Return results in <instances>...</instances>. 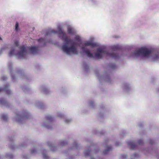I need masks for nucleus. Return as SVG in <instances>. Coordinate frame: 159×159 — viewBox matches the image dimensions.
Returning <instances> with one entry per match:
<instances>
[{
    "label": "nucleus",
    "mask_w": 159,
    "mask_h": 159,
    "mask_svg": "<svg viewBox=\"0 0 159 159\" xmlns=\"http://www.w3.org/2000/svg\"><path fill=\"white\" fill-rule=\"evenodd\" d=\"M36 151L35 149H32L31 150V152L32 153H34V152H36Z\"/></svg>",
    "instance_id": "393cba45"
},
{
    "label": "nucleus",
    "mask_w": 159,
    "mask_h": 159,
    "mask_svg": "<svg viewBox=\"0 0 159 159\" xmlns=\"http://www.w3.org/2000/svg\"><path fill=\"white\" fill-rule=\"evenodd\" d=\"M67 32L69 34H73L74 33V30L71 28H69L67 29Z\"/></svg>",
    "instance_id": "9b49d317"
},
{
    "label": "nucleus",
    "mask_w": 159,
    "mask_h": 159,
    "mask_svg": "<svg viewBox=\"0 0 159 159\" xmlns=\"http://www.w3.org/2000/svg\"><path fill=\"white\" fill-rule=\"evenodd\" d=\"M128 145L129 147L131 149L134 150L136 147V145L132 142H129L128 143Z\"/></svg>",
    "instance_id": "1a4fd4ad"
},
{
    "label": "nucleus",
    "mask_w": 159,
    "mask_h": 159,
    "mask_svg": "<svg viewBox=\"0 0 159 159\" xmlns=\"http://www.w3.org/2000/svg\"><path fill=\"white\" fill-rule=\"evenodd\" d=\"M90 153V151L89 150H86L84 152V154L85 156H87L89 155Z\"/></svg>",
    "instance_id": "2eb2a0df"
},
{
    "label": "nucleus",
    "mask_w": 159,
    "mask_h": 159,
    "mask_svg": "<svg viewBox=\"0 0 159 159\" xmlns=\"http://www.w3.org/2000/svg\"><path fill=\"white\" fill-rule=\"evenodd\" d=\"M38 42H43L44 41V39L43 38H40V39L38 40Z\"/></svg>",
    "instance_id": "b1692460"
},
{
    "label": "nucleus",
    "mask_w": 159,
    "mask_h": 159,
    "mask_svg": "<svg viewBox=\"0 0 159 159\" xmlns=\"http://www.w3.org/2000/svg\"><path fill=\"white\" fill-rule=\"evenodd\" d=\"M75 40L79 42H80L81 41V39L80 37L79 36H76L75 37Z\"/></svg>",
    "instance_id": "dca6fc26"
},
{
    "label": "nucleus",
    "mask_w": 159,
    "mask_h": 159,
    "mask_svg": "<svg viewBox=\"0 0 159 159\" xmlns=\"http://www.w3.org/2000/svg\"><path fill=\"white\" fill-rule=\"evenodd\" d=\"M12 80H14L15 79V77L14 76H12Z\"/></svg>",
    "instance_id": "c85d7f7f"
},
{
    "label": "nucleus",
    "mask_w": 159,
    "mask_h": 159,
    "mask_svg": "<svg viewBox=\"0 0 159 159\" xmlns=\"http://www.w3.org/2000/svg\"><path fill=\"white\" fill-rule=\"evenodd\" d=\"M51 33H57L61 37V39L66 43H69L71 42L72 40L68 38L66 36V32L62 30L61 28L59 27L58 30L57 31L54 30L51 31Z\"/></svg>",
    "instance_id": "39448f33"
},
{
    "label": "nucleus",
    "mask_w": 159,
    "mask_h": 159,
    "mask_svg": "<svg viewBox=\"0 0 159 159\" xmlns=\"http://www.w3.org/2000/svg\"><path fill=\"white\" fill-rule=\"evenodd\" d=\"M43 158L44 159H48V157L46 154L43 155Z\"/></svg>",
    "instance_id": "4be33fe9"
},
{
    "label": "nucleus",
    "mask_w": 159,
    "mask_h": 159,
    "mask_svg": "<svg viewBox=\"0 0 159 159\" xmlns=\"http://www.w3.org/2000/svg\"><path fill=\"white\" fill-rule=\"evenodd\" d=\"M61 145H64V144H61Z\"/></svg>",
    "instance_id": "72a5a7b5"
},
{
    "label": "nucleus",
    "mask_w": 159,
    "mask_h": 159,
    "mask_svg": "<svg viewBox=\"0 0 159 159\" xmlns=\"http://www.w3.org/2000/svg\"><path fill=\"white\" fill-rule=\"evenodd\" d=\"M134 156L135 157H137V154H136V153H135V154H134Z\"/></svg>",
    "instance_id": "c756f323"
},
{
    "label": "nucleus",
    "mask_w": 159,
    "mask_h": 159,
    "mask_svg": "<svg viewBox=\"0 0 159 159\" xmlns=\"http://www.w3.org/2000/svg\"><path fill=\"white\" fill-rule=\"evenodd\" d=\"M115 67V65H114L112 67V68H114Z\"/></svg>",
    "instance_id": "7c9ffc66"
},
{
    "label": "nucleus",
    "mask_w": 159,
    "mask_h": 159,
    "mask_svg": "<svg viewBox=\"0 0 159 159\" xmlns=\"http://www.w3.org/2000/svg\"><path fill=\"white\" fill-rule=\"evenodd\" d=\"M19 24L18 22H16L15 25V30L16 31H17L18 29Z\"/></svg>",
    "instance_id": "a211bd4d"
},
{
    "label": "nucleus",
    "mask_w": 159,
    "mask_h": 159,
    "mask_svg": "<svg viewBox=\"0 0 159 159\" xmlns=\"http://www.w3.org/2000/svg\"><path fill=\"white\" fill-rule=\"evenodd\" d=\"M9 157L11 158H12L13 157V156L12 155H10L9 156Z\"/></svg>",
    "instance_id": "cd10ccee"
},
{
    "label": "nucleus",
    "mask_w": 159,
    "mask_h": 159,
    "mask_svg": "<svg viewBox=\"0 0 159 159\" xmlns=\"http://www.w3.org/2000/svg\"><path fill=\"white\" fill-rule=\"evenodd\" d=\"M70 121V120H68V119L66 120H65V122H66V123H68V122H69Z\"/></svg>",
    "instance_id": "bb28decb"
},
{
    "label": "nucleus",
    "mask_w": 159,
    "mask_h": 159,
    "mask_svg": "<svg viewBox=\"0 0 159 159\" xmlns=\"http://www.w3.org/2000/svg\"><path fill=\"white\" fill-rule=\"evenodd\" d=\"M81 49L83 52H85L88 57L94 58V57L93 56V54L90 53V52L89 50H86L84 47H81Z\"/></svg>",
    "instance_id": "423d86ee"
},
{
    "label": "nucleus",
    "mask_w": 159,
    "mask_h": 159,
    "mask_svg": "<svg viewBox=\"0 0 159 159\" xmlns=\"http://www.w3.org/2000/svg\"><path fill=\"white\" fill-rule=\"evenodd\" d=\"M4 91L6 92L7 94H10L11 92L8 89V85H6L4 88H0V92Z\"/></svg>",
    "instance_id": "0eeeda50"
},
{
    "label": "nucleus",
    "mask_w": 159,
    "mask_h": 159,
    "mask_svg": "<svg viewBox=\"0 0 159 159\" xmlns=\"http://www.w3.org/2000/svg\"><path fill=\"white\" fill-rule=\"evenodd\" d=\"M84 45L85 46H90L92 47H94L97 46V44L95 43L89 41L85 42L84 43Z\"/></svg>",
    "instance_id": "6e6552de"
},
{
    "label": "nucleus",
    "mask_w": 159,
    "mask_h": 159,
    "mask_svg": "<svg viewBox=\"0 0 159 159\" xmlns=\"http://www.w3.org/2000/svg\"><path fill=\"white\" fill-rule=\"evenodd\" d=\"M91 159H94V158H91Z\"/></svg>",
    "instance_id": "f704fd0d"
},
{
    "label": "nucleus",
    "mask_w": 159,
    "mask_h": 159,
    "mask_svg": "<svg viewBox=\"0 0 159 159\" xmlns=\"http://www.w3.org/2000/svg\"><path fill=\"white\" fill-rule=\"evenodd\" d=\"M123 158H126L127 157V156L126 155H123L122 156Z\"/></svg>",
    "instance_id": "a878e982"
},
{
    "label": "nucleus",
    "mask_w": 159,
    "mask_h": 159,
    "mask_svg": "<svg viewBox=\"0 0 159 159\" xmlns=\"http://www.w3.org/2000/svg\"><path fill=\"white\" fill-rule=\"evenodd\" d=\"M15 50L14 48H12L10 52L9 55L10 56H11L14 55L15 53Z\"/></svg>",
    "instance_id": "f8f14e48"
},
{
    "label": "nucleus",
    "mask_w": 159,
    "mask_h": 159,
    "mask_svg": "<svg viewBox=\"0 0 159 159\" xmlns=\"http://www.w3.org/2000/svg\"><path fill=\"white\" fill-rule=\"evenodd\" d=\"M1 119L4 120H6L7 119V116L2 114L1 116Z\"/></svg>",
    "instance_id": "ddd939ff"
},
{
    "label": "nucleus",
    "mask_w": 159,
    "mask_h": 159,
    "mask_svg": "<svg viewBox=\"0 0 159 159\" xmlns=\"http://www.w3.org/2000/svg\"><path fill=\"white\" fill-rule=\"evenodd\" d=\"M0 103L2 104L5 105L7 103V102L4 99L2 98L0 100Z\"/></svg>",
    "instance_id": "4468645a"
},
{
    "label": "nucleus",
    "mask_w": 159,
    "mask_h": 159,
    "mask_svg": "<svg viewBox=\"0 0 159 159\" xmlns=\"http://www.w3.org/2000/svg\"><path fill=\"white\" fill-rule=\"evenodd\" d=\"M2 38H1V37H0V40H2Z\"/></svg>",
    "instance_id": "473e14b6"
},
{
    "label": "nucleus",
    "mask_w": 159,
    "mask_h": 159,
    "mask_svg": "<svg viewBox=\"0 0 159 159\" xmlns=\"http://www.w3.org/2000/svg\"><path fill=\"white\" fill-rule=\"evenodd\" d=\"M62 49L64 52L68 55L71 54H78L77 48L74 43L69 47L66 45H63L62 47Z\"/></svg>",
    "instance_id": "20e7f679"
},
{
    "label": "nucleus",
    "mask_w": 159,
    "mask_h": 159,
    "mask_svg": "<svg viewBox=\"0 0 159 159\" xmlns=\"http://www.w3.org/2000/svg\"><path fill=\"white\" fill-rule=\"evenodd\" d=\"M7 79V77L5 76H3L1 77V80H5Z\"/></svg>",
    "instance_id": "aec40b11"
},
{
    "label": "nucleus",
    "mask_w": 159,
    "mask_h": 159,
    "mask_svg": "<svg viewBox=\"0 0 159 159\" xmlns=\"http://www.w3.org/2000/svg\"><path fill=\"white\" fill-rule=\"evenodd\" d=\"M138 143L139 145L142 144L143 143V141L141 139L139 140Z\"/></svg>",
    "instance_id": "6ab92c4d"
},
{
    "label": "nucleus",
    "mask_w": 159,
    "mask_h": 159,
    "mask_svg": "<svg viewBox=\"0 0 159 159\" xmlns=\"http://www.w3.org/2000/svg\"><path fill=\"white\" fill-rule=\"evenodd\" d=\"M150 143L151 144H153V143L152 142H150Z\"/></svg>",
    "instance_id": "2f4dec72"
},
{
    "label": "nucleus",
    "mask_w": 159,
    "mask_h": 159,
    "mask_svg": "<svg viewBox=\"0 0 159 159\" xmlns=\"http://www.w3.org/2000/svg\"><path fill=\"white\" fill-rule=\"evenodd\" d=\"M14 44L15 45L16 47L18 46L19 45V42L17 41H16L15 42Z\"/></svg>",
    "instance_id": "412c9836"
},
{
    "label": "nucleus",
    "mask_w": 159,
    "mask_h": 159,
    "mask_svg": "<svg viewBox=\"0 0 159 159\" xmlns=\"http://www.w3.org/2000/svg\"><path fill=\"white\" fill-rule=\"evenodd\" d=\"M95 56L98 59L102 58L103 54H106L107 55L111 57L116 59L118 57L117 54H114L113 53H108L105 52L104 49L103 48H99L97 49V52L95 53Z\"/></svg>",
    "instance_id": "7ed1b4c3"
},
{
    "label": "nucleus",
    "mask_w": 159,
    "mask_h": 159,
    "mask_svg": "<svg viewBox=\"0 0 159 159\" xmlns=\"http://www.w3.org/2000/svg\"><path fill=\"white\" fill-rule=\"evenodd\" d=\"M29 50L32 54H36L38 51V48L37 47L32 46L30 47L26 48L25 46H20V51L17 54V56L19 58H25L27 54V49Z\"/></svg>",
    "instance_id": "f03ea898"
},
{
    "label": "nucleus",
    "mask_w": 159,
    "mask_h": 159,
    "mask_svg": "<svg viewBox=\"0 0 159 159\" xmlns=\"http://www.w3.org/2000/svg\"><path fill=\"white\" fill-rule=\"evenodd\" d=\"M46 119L48 120H49L50 121H51L52 120V119H53V118H52L49 116H47L46 117Z\"/></svg>",
    "instance_id": "f3484780"
},
{
    "label": "nucleus",
    "mask_w": 159,
    "mask_h": 159,
    "mask_svg": "<svg viewBox=\"0 0 159 159\" xmlns=\"http://www.w3.org/2000/svg\"><path fill=\"white\" fill-rule=\"evenodd\" d=\"M134 54L137 57H152L154 61L158 60L159 59V53L153 54V51L151 49L142 48L135 51Z\"/></svg>",
    "instance_id": "f257e3e1"
},
{
    "label": "nucleus",
    "mask_w": 159,
    "mask_h": 159,
    "mask_svg": "<svg viewBox=\"0 0 159 159\" xmlns=\"http://www.w3.org/2000/svg\"><path fill=\"white\" fill-rule=\"evenodd\" d=\"M112 150V148L110 146H108L107 147L106 149L103 151V153L105 154L108 153L109 151Z\"/></svg>",
    "instance_id": "9d476101"
},
{
    "label": "nucleus",
    "mask_w": 159,
    "mask_h": 159,
    "mask_svg": "<svg viewBox=\"0 0 159 159\" xmlns=\"http://www.w3.org/2000/svg\"><path fill=\"white\" fill-rule=\"evenodd\" d=\"M113 49L115 50H117L119 49V47L117 46H114L113 47Z\"/></svg>",
    "instance_id": "5701e85b"
}]
</instances>
